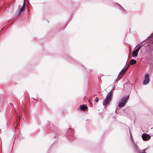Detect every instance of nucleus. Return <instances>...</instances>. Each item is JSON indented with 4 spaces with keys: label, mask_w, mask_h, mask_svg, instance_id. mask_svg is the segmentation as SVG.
<instances>
[{
    "label": "nucleus",
    "mask_w": 153,
    "mask_h": 153,
    "mask_svg": "<svg viewBox=\"0 0 153 153\" xmlns=\"http://www.w3.org/2000/svg\"><path fill=\"white\" fill-rule=\"evenodd\" d=\"M132 141L133 142V143L134 144V146L136 149L137 152H140V149L138 146L136 144L134 141Z\"/></svg>",
    "instance_id": "0eeeda50"
},
{
    "label": "nucleus",
    "mask_w": 153,
    "mask_h": 153,
    "mask_svg": "<svg viewBox=\"0 0 153 153\" xmlns=\"http://www.w3.org/2000/svg\"><path fill=\"white\" fill-rule=\"evenodd\" d=\"M146 150V149H144L142 150L141 152L140 151V152H138L139 153H146V152H145Z\"/></svg>",
    "instance_id": "ddd939ff"
},
{
    "label": "nucleus",
    "mask_w": 153,
    "mask_h": 153,
    "mask_svg": "<svg viewBox=\"0 0 153 153\" xmlns=\"http://www.w3.org/2000/svg\"><path fill=\"white\" fill-rule=\"evenodd\" d=\"M129 95L123 97L119 102L118 107L121 108L124 106L127 102L128 100H129Z\"/></svg>",
    "instance_id": "f257e3e1"
},
{
    "label": "nucleus",
    "mask_w": 153,
    "mask_h": 153,
    "mask_svg": "<svg viewBox=\"0 0 153 153\" xmlns=\"http://www.w3.org/2000/svg\"><path fill=\"white\" fill-rule=\"evenodd\" d=\"M99 101V99L97 97H96L95 98V101L96 102H97Z\"/></svg>",
    "instance_id": "2eb2a0df"
},
{
    "label": "nucleus",
    "mask_w": 153,
    "mask_h": 153,
    "mask_svg": "<svg viewBox=\"0 0 153 153\" xmlns=\"http://www.w3.org/2000/svg\"><path fill=\"white\" fill-rule=\"evenodd\" d=\"M146 41V40H144L142 42L140 43L138 45V46H139L140 45H144V44H142V43H143V42H145V41Z\"/></svg>",
    "instance_id": "4468645a"
},
{
    "label": "nucleus",
    "mask_w": 153,
    "mask_h": 153,
    "mask_svg": "<svg viewBox=\"0 0 153 153\" xmlns=\"http://www.w3.org/2000/svg\"><path fill=\"white\" fill-rule=\"evenodd\" d=\"M142 137L143 140L146 141L149 140L151 137L147 134H143L142 135Z\"/></svg>",
    "instance_id": "39448f33"
},
{
    "label": "nucleus",
    "mask_w": 153,
    "mask_h": 153,
    "mask_svg": "<svg viewBox=\"0 0 153 153\" xmlns=\"http://www.w3.org/2000/svg\"><path fill=\"white\" fill-rule=\"evenodd\" d=\"M143 46V45H140L138 46L136 49L134 50L132 52V56L135 57L137 56L138 54V52L141 47Z\"/></svg>",
    "instance_id": "7ed1b4c3"
},
{
    "label": "nucleus",
    "mask_w": 153,
    "mask_h": 153,
    "mask_svg": "<svg viewBox=\"0 0 153 153\" xmlns=\"http://www.w3.org/2000/svg\"><path fill=\"white\" fill-rule=\"evenodd\" d=\"M26 4L25 2V0H24L23 6L21 8H20V13L22 11L24 10L25 9Z\"/></svg>",
    "instance_id": "1a4fd4ad"
},
{
    "label": "nucleus",
    "mask_w": 153,
    "mask_h": 153,
    "mask_svg": "<svg viewBox=\"0 0 153 153\" xmlns=\"http://www.w3.org/2000/svg\"><path fill=\"white\" fill-rule=\"evenodd\" d=\"M68 131L69 133H71V134H69V135L72 137V139H74V137L73 136V134L71 133V131H72L71 129L70 128H69Z\"/></svg>",
    "instance_id": "9b49d317"
},
{
    "label": "nucleus",
    "mask_w": 153,
    "mask_h": 153,
    "mask_svg": "<svg viewBox=\"0 0 153 153\" xmlns=\"http://www.w3.org/2000/svg\"><path fill=\"white\" fill-rule=\"evenodd\" d=\"M111 91L112 89L108 93L106 97V98L104 100L102 103L104 105H107L111 102L112 95V91Z\"/></svg>",
    "instance_id": "f03ea898"
},
{
    "label": "nucleus",
    "mask_w": 153,
    "mask_h": 153,
    "mask_svg": "<svg viewBox=\"0 0 153 153\" xmlns=\"http://www.w3.org/2000/svg\"><path fill=\"white\" fill-rule=\"evenodd\" d=\"M87 108V106L84 105H81L80 107V110L82 111L85 110Z\"/></svg>",
    "instance_id": "6e6552de"
},
{
    "label": "nucleus",
    "mask_w": 153,
    "mask_h": 153,
    "mask_svg": "<svg viewBox=\"0 0 153 153\" xmlns=\"http://www.w3.org/2000/svg\"><path fill=\"white\" fill-rule=\"evenodd\" d=\"M149 81V74H145V79L143 81V84L144 85L148 84Z\"/></svg>",
    "instance_id": "20e7f679"
},
{
    "label": "nucleus",
    "mask_w": 153,
    "mask_h": 153,
    "mask_svg": "<svg viewBox=\"0 0 153 153\" xmlns=\"http://www.w3.org/2000/svg\"><path fill=\"white\" fill-rule=\"evenodd\" d=\"M115 4V5H116L117 6L119 9H120L121 8L123 10L124 9L118 3H116Z\"/></svg>",
    "instance_id": "f8f14e48"
},
{
    "label": "nucleus",
    "mask_w": 153,
    "mask_h": 153,
    "mask_svg": "<svg viewBox=\"0 0 153 153\" xmlns=\"http://www.w3.org/2000/svg\"><path fill=\"white\" fill-rule=\"evenodd\" d=\"M137 63L136 61L134 59H131L130 61V64L131 65H133L136 64Z\"/></svg>",
    "instance_id": "9d476101"
},
{
    "label": "nucleus",
    "mask_w": 153,
    "mask_h": 153,
    "mask_svg": "<svg viewBox=\"0 0 153 153\" xmlns=\"http://www.w3.org/2000/svg\"><path fill=\"white\" fill-rule=\"evenodd\" d=\"M150 38L153 37V33L151 34L150 36H149Z\"/></svg>",
    "instance_id": "dca6fc26"
},
{
    "label": "nucleus",
    "mask_w": 153,
    "mask_h": 153,
    "mask_svg": "<svg viewBox=\"0 0 153 153\" xmlns=\"http://www.w3.org/2000/svg\"><path fill=\"white\" fill-rule=\"evenodd\" d=\"M124 69V68H123V69L121 70V71L119 73V74L120 75V76H121V77L120 78V79L122 77L124 74L125 73V72L127 71V68L125 69L123 71V69Z\"/></svg>",
    "instance_id": "423d86ee"
}]
</instances>
